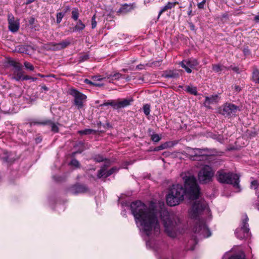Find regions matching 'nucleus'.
Instances as JSON below:
<instances>
[{"instance_id":"1","label":"nucleus","mask_w":259,"mask_h":259,"mask_svg":"<svg viewBox=\"0 0 259 259\" xmlns=\"http://www.w3.org/2000/svg\"><path fill=\"white\" fill-rule=\"evenodd\" d=\"M162 222L164 231L170 237L175 238L179 233L178 231V217L173 213H169L165 208L164 203L159 204L157 207L153 202H150L147 209V236L157 235L160 232V225L158 217Z\"/></svg>"},{"instance_id":"2","label":"nucleus","mask_w":259,"mask_h":259,"mask_svg":"<svg viewBox=\"0 0 259 259\" xmlns=\"http://www.w3.org/2000/svg\"><path fill=\"white\" fill-rule=\"evenodd\" d=\"M185 183V189L181 184L173 185L168 189L166 197V201L168 205L174 206L179 204L187 194L189 198L195 200L200 195V189L197 183L195 177L191 175L183 176Z\"/></svg>"},{"instance_id":"3","label":"nucleus","mask_w":259,"mask_h":259,"mask_svg":"<svg viewBox=\"0 0 259 259\" xmlns=\"http://www.w3.org/2000/svg\"><path fill=\"white\" fill-rule=\"evenodd\" d=\"M122 208L130 207L137 228L143 240L146 239V205L141 201L133 202L130 204L125 201L121 203Z\"/></svg>"},{"instance_id":"4","label":"nucleus","mask_w":259,"mask_h":259,"mask_svg":"<svg viewBox=\"0 0 259 259\" xmlns=\"http://www.w3.org/2000/svg\"><path fill=\"white\" fill-rule=\"evenodd\" d=\"M239 178L240 176L237 174L233 172H226L223 170L217 172V179L220 183L232 185L235 188L238 190V192L241 190L239 185Z\"/></svg>"},{"instance_id":"5","label":"nucleus","mask_w":259,"mask_h":259,"mask_svg":"<svg viewBox=\"0 0 259 259\" xmlns=\"http://www.w3.org/2000/svg\"><path fill=\"white\" fill-rule=\"evenodd\" d=\"M209 212L208 204L204 200H200L195 202L190 211V215L192 219H196L200 214H209Z\"/></svg>"},{"instance_id":"6","label":"nucleus","mask_w":259,"mask_h":259,"mask_svg":"<svg viewBox=\"0 0 259 259\" xmlns=\"http://www.w3.org/2000/svg\"><path fill=\"white\" fill-rule=\"evenodd\" d=\"M202 215H204V217H202L201 219L199 218V216L196 219H198V221L197 222L194 228L195 233L197 235V237L198 236L201 239L207 238L211 236V232L204 221V218H205V216L210 217L211 215L210 212L209 214Z\"/></svg>"},{"instance_id":"7","label":"nucleus","mask_w":259,"mask_h":259,"mask_svg":"<svg viewBox=\"0 0 259 259\" xmlns=\"http://www.w3.org/2000/svg\"><path fill=\"white\" fill-rule=\"evenodd\" d=\"M248 221V218L247 215L244 214L242 218L241 227L237 228L235 231L236 236L238 238L243 239L249 237L250 233L247 223Z\"/></svg>"},{"instance_id":"8","label":"nucleus","mask_w":259,"mask_h":259,"mask_svg":"<svg viewBox=\"0 0 259 259\" xmlns=\"http://www.w3.org/2000/svg\"><path fill=\"white\" fill-rule=\"evenodd\" d=\"M214 171L209 165H204L198 173V180L203 184L208 183L212 181Z\"/></svg>"},{"instance_id":"9","label":"nucleus","mask_w":259,"mask_h":259,"mask_svg":"<svg viewBox=\"0 0 259 259\" xmlns=\"http://www.w3.org/2000/svg\"><path fill=\"white\" fill-rule=\"evenodd\" d=\"M69 94L74 98V104L79 109L83 106V103L85 101L87 96L76 90L72 89L69 91Z\"/></svg>"},{"instance_id":"10","label":"nucleus","mask_w":259,"mask_h":259,"mask_svg":"<svg viewBox=\"0 0 259 259\" xmlns=\"http://www.w3.org/2000/svg\"><path fill=\"white\" fill-rule=\"evenodd\" d=\"M239 110V107L233 104L226 103L219 109V112L225 116H232Z\"/></svg>"},{"instance_id":"11","label":"nucleus","mask_w":259,"mask_h":259,"mask_svg":"<svg viewBox=\"0 0 259 259\" xmlns=\"http://www.w3.org/2000/svg\"><path fill=\"white\" fill-rule=\"evenodd\" d=\"M105 162L106 164L101 167L98 174V177L99 178H106L118 170V169L116 167H112L107 170V168L110 164L109 161H106Z\"/></svg>"},{"instance_id":"12","label":"nucleus","mask_w":259,"mask_h":259,"mask_svg":"<svg viewBox=\"0 0 259 259\" xmlns=\"http://www.w3.org/2000/svg\"><path fill=\"white\" fill-rule=\"evenodd\" d=\"M181 67L184 68L186 71L190 73L192 72L191 68H193L198 65V62L197 60L195 59H190L185 60L180 63Z\"/></svg>"},{"instance_id":"13","label":"nucleus","mask_w":259,"mask_h":259,"mask_svg":"<svg viewBox=\"0 0 259 259\" xmlns=\"http://www.w3.org/2000/svg\"><path fill=\"white\" fill-rule=\"evenodd\" d=\"M9 28L12 32H16L19 28V22L18 20H15L14 16L9 15L8 17Z\"/></svg>"},{"instance_id":"14","label":"nucleus","mask_w":259,"mask_h":259,"mask_svg":"<svg viewBox=\"0 0 259 259\" xmlns=\"http://www.w3.org/2000/svg\"><path fill=\"white\" fill-rule=\"evenodd\" d=\"M183 70H169L164 71L163 76L165 78H178L181 75Z\"/></svg>"},{"instance_id":"15","label":"nucleus","mask_w":259,"mask_h":259,"mask_svg":"<svg viewBox=\"0 0 259 259\" xmlns=\"http://www.w3.org/2000/svg\"><path fill=\"white\" fill-rule=\"evenodd\" d=\"M69 191L72 194H77L87 192L88 188L84 185H76L72 187L70 189Z\"/></svg>"},{"instance_id":"16","label":"nucleus","mask_w":259,"mask_h":259,"mask_svg":"<svg viewBox=\"0 0 259 259\" xmlns=\"http://www.w3.org/2000/svg\"><path fill=\"white\" fill-rule=\"evenodd\" d=\"M220 98L218 95H213L210 97H206L204 103V106L208 108H210V105L217 103L219 102Z\"/></svg>"},{"instance_id":"17","label":"nucleus","mask_w":259,"mask_h":259,"mask_svg":"<svg viewBox=\"0 0 259 259\" xmlns=\"http://www.w3.org/2000/svg\"><path fill=\"white\" fill-rule=\"evenodd\" d=\"M15 68V73L16 75L15 79L17 80H22L24 77V72L22 71V66L18 63H15L14 65Z\"/></svg>"},{"instance_id":"18","label":"nucleus","mask_w":259,"mask_h":259,"mask_svg":"<svg viewBox=\"0 0 259 259\" xmlns=\"http://www.w3.org/2000/svg\"><path fill=\"white\" fill-rule=\"evenodd\" d=\"M195 152L196 155L195 158H194V160H206L207 159V156L205 153V150L199 148H196Z\"/></svg>"},{"instance_id":"19","label":"nucleus","mask_w":259,"mask_h":259,"mask_svg":"<svg viewBox=\"0 0 259 259\" xmlns=\"http://www.w3.org/2000/svg\"><path fill=\"white\" fill-rule=\"evenodd\" d=\"M42 124V125H48L51 126V130L52 132L57 133L58 132V124H56L51 120H46L42 122H37L34 123V124Z\"/></svg>"},{"instance_id":"20","label":"nucleus","mask_w":259,"mask_h":259,"mask_svg":"<svg viewBox=\"0 0 259 259\" xmlns=\"http://www.w3.org/2000/svg\"><path fill=\"white\" fill-rule=\"evenodd\" d=\"M131 102V100L125 99L121 100L116 101V104H114V109L124 108L128 106Z\"/></svg>"},{"instance_id":"21","label":"nucleus","mask_w":259,"mask_h":259,"mask_svg":"<svg viewBox=\"0 0 259 259\" xmlns=\"http://www.w3.org/2000/svg\"><path fill=\"white\" fill-rule=\"evenodd\" d=\"M177 4H178V2H168L164 6L161 8L160 11L159 12L158 17L159 18L162 13L167 11V10L174 8Z\"/></svg>"},{"instance_id":"22","label":"nucleus","mask_w":259,"mask_h":259,"mask_svg":"<svg viewBox=\"0 0 259 259\" xmlns=\"http://www.w3.org/2000/svg\"><path fill=\"white\" fill-rule=\"evenodd\" d=\"M135 8V6L134 4H124L121 6L119 9V12L123 14L127 13Z\"/></svg>"},{"instance_id":"23","label":"nucleus","mask_w":259,"mask_h":259,"mask_svg":"<svg viewBox=\"0 0 259 259\" xmlns=\"http://www.w3.org/2000/svg\"><path fill=\"white\" fill-rule=\"evenodd\" d=\"M121 76L122 75L120 73L116 72L113 74L107 75V79L109 80V82H112L113 80L119 79Z\"/></svg>"},{"instance_id":"24","label":"nucleus","mask_w":259,"mask_h":259,"mask_svg":"<svg viewBox=\"0 0 259 259\" xmlns=\"http://www.w3.org/2000/svg\"><path fill=\"white\" fill-rule=\"evenodd\" d=\"M250 188L255 190V193L259 197V183L256 180L252 181L251 182Z\"/></svg>"},{"instance_id":"25","label":"nucleus","mask_w":259,"mask_h":259,"mask_svg":"<svg viewBox=\"0 0 259 259\" xmlns=\"http://www.w3.org/2000/svg\"><path fill=\"white\" fill-rule=\"evenodd\" d=\"M70 43L71 41L70 39H65L58 44L57 48L59 49H63L70 45Z\"/></svg>"},{"instance_id":"26","label":"nucleus","mask_w":259,"mask_h":259,"mask_svg":"<svg viewBox=\"0 0 259 259\" xmlns=\"http://www.w3.org/2000/svg\"><path fill=\"white\" fill-rule=\"evenodd\" d=\"M151 130H149V134L151 137V140L154 142H158L161 140L160 136L157 134H151Z\"/></svg>"},{"instance_id":"27","label":"nucleus","mask_w":259,"mask_h":259,"mask_svg":"<svg viewBox=\"0 0 259 259\" xmlns=\"http://www.w3.org/2000/svg\"><path fill=\"white\" fill-rule=\"evenodd\" d=\"M225 69H226V67L220 64H215L212 65V69L215 72H220L224 71Z\"/></svg>"},{"instance_id":"28","label":"nucleus","mask_w":259,"mask_h":259,"mask_svg":"<svg viewBox=\"0 0 259 259\" xmlns=\"http://www.w3.org/2000/svg\"><path fill=\"white\" fill-rule=\"evenodd\" d=\"M252 80L254 82L259 83V70L255 69L252 72Z\"/></svg>"},{"instance_id":"29","label":"nucleus","mask_w":259,"mask_h":259,"mask_svg":"<svg viewBox=\"0 0 259 259\" xmlns=\"http://www.w3.org/2000/svg\"><path fill=\"white\" fill-rule=\"evenodd\" d=\"M186 91L194 95H197V88L193 86H187L186 89Z\"/></svg>"},{"instance_id":"30","label":"nucleus","mask_w":259,"mask_h":259,"mask_svg":"<svg viewBox=\"0 0 259 259\" xmlns=\"http://www.w3.org/2000/svg\"><path fill=\"white\" fill-rule=\"evenodd\" d=\"M85 28V25L81 22V20H78L77 23L74 27V30L75 31L82 30Z\"/></svg>"},{"instance_id":"31","label":"nucleus","mask_w":259,"mask_h":259,"mask_svg":"<svg viewBox=\"0 0 259 259\" xmlns=\"http://www.w3.org/2000/svg\"><path fill=\"white\" fill-rule=\"evenodd\" d=\"M165 149H166L165 145H164V143H162L160 145L154 148V149H152V148L149 149L148 151H157L163 150Z\"/></svg>"},{"instance_id":"32","label":"nucleus","mask_w":259,"mask_h":259,"mask_svg":"<svg viewBox=\"0 0 259 259\" xmlns=\"http://www.w3.org/2000/svg\"><path fill=\"white\" fill-rule=\"evenodd\" d=\"M178 141H168L164 143V145H165V147L166 148H171L173 147L174 146L177 145L178 144Z\"/></svg>"},{"instance_id":"33","label":"nucleus","mask_w":259,"mask_h":259,"mask_svg":"<svg viewBox=\"0 0 259 259\" xmlns=\"http://www.w3.org/2000/svg\"><path fill=\"white\" fill-rule=\"evenodd\" d=\"M195 150H196V148H189L187 150L189 155L191 156V157L192 159L194 158H195V156L196 155V154L195 152Z\"/></svg>"},{"instance_id":"34","label":"nucleus","mask_w":259,"mask_h":259,"mask_svg":"<svg viewBox=\"0 0 259 259\" xmlns=\"http://www.w3.org/2000/svg\"><path fill=\"white\" fill-rule=\"evenodd\" d=\"M65 14L62 12L57 13L56 14V22L58 24L60 23L62 18L64 16Z\"/></svg>"},{"instance_id":"35","label":"nucleus","mask_w":259,"mask_h":259,"mask_svg":"<svg viewBox=\"0 0 259 259\" xmlns=\"http://www.w3.org/2000/svg\"><path fill=\"white\" fill-rule=\"evenodd\" d=\"M71 13H72V18L74 20H77L78 19V16H79V13H78V10L76 9H73L72 10Z\"/></svg>"},{"instance_id":"36","label":"nucleus","mask_w":259,"mask_h":259,"mask_svg":"<svg viewBox=\"0 0 259 259\" xmlns=\"http://www.w3.org/2000/svg\"><path fill=\"white\" fill-rule=\"evenodd\" d=\"M84 82L88 84H93L97 87H101L103 85L102 83L92 81L88 79L84 80Z\"/></svg>"},{"instance_id":"37","label":"nucleus","mask_w":259,"mask_h":259,"mask_svg":"<svg viewBox=\"0 0 259 259\" xmlns=\"http://www.w3.org/2000/svg\"><path fill=\"white\" fill-rule=\"evenodd\" d=\"M94 131L91 129H85L84 130L79 131L78 133L81 135H90Z\"/></svg>"},{"instance_id":"38","label":"nucleus","mask_w":259,"mask_h":259,"mask_svg":"<svg viewBox=\"0 0 259 259\" xmlns=\"http://www.w3.org/2000/svg\"><path fill=\"white\" fill-rule=\"evenodd\" d=\"M24 66L26 69L30 70L31 71H32L34 69L33 66L30 63H29L28 62H25Z\"/></svg>"},{"instance_id":"39","label":"nucleus","mask_w":259,"mask_h":259,"mask_svg":"<svg viewBox=\"0 0 259 259\" xmlns=\"http://www.w3.org/2000/svg\"><path fill=\"white\" fill-rule=\"evenodd\" d=\"M107 78V76L105 77H102L101 76H93L92 79L93 80V82H97V81H100L102 80H103L104 79H106Z\"/></svg>"},{"instance_id":"40","label":"nucleus","mask_w":259,"mask_h":259,"mask_svg":"<svg viewBox=\"0 0 259 259\" xmlns=\"http://www.w3.org/2000/svg\"><path fill=\"white\" fill-rule=\"evenodd\" d=\"M97 26V22L96 21V17L94 15L92 19V28H95Z\"/></svg>"},{"instance_id":"41","label":"nucleus","mask_w":259,"mask_h":259,"mask_svg":"<svg viewBox=\"0 0 259 259\" xmlns=\"http://www.w3.org/2000/svg\"><path fill=\"white\" fill-rule=\"evenodd\" d=\"M70 164L72 165H73V166L76 167H78L79 165V162L76 159H72L71 161Z\"/></svg>"},{"instance_id":"42","label":"nucleus","mask_w":259,"mask_h":259,"mask_svg":"<svg viewBox=\"0 0 259 259\" xmlns=\"http://www.w3.org/2000/svg\"><path fill=\"white\" fill-rule=\"evenodd\" d=\"M114 104H116V101L112 100L110 102L105 103L103 105L105 106L111 105L114 108Z\"/></svg>"},{"instance_id":"43","label":"nucleus","mask_w":259,"mask_h":259,"mask_svg":"<svg viewBox=\"0 0 259 259\" xmlns=\"http://www.w3.org/2000/svg\"><path fill=\"white\" fill-rule=\"evenodd\" d=\"M206 2V0H203L201 2L198 4V8L199 9H203L204 5Z\"/></svg>"},{"instance_id":"44","label":"nucleus","mask_w":259,"mask_h":259,"mask_svg":"<svg viewBox=\"0 0 259 259\" xmlns=\"http://www.w3.org/2000/svg\"><path fill=\"white\" fill-rule=\"evenodd\" d=\"M95 160L98 162H101L104 160V158L102 156L98 155L95 157Z\"/></svg>"},{"instance_id":"45","label":"nucleus","mask_w":259,"mask_h":259,"mask_svg":"<svg viewBox=\"0 0 259 259\" xmlns=\"http://www.w3.org/2000/svg\"><path fill=\"white\" fill-rule=\"evenodd\" d=\"M161 61H156L152 63L153 65L155 67L159 66L161 65Z\"/></svg>"},{"instance_id":"46","label":"nucleus","mask_w":259,"mask_h":259,"mask_svg":"<svg viewBox=\"0 0 259 259\" xmlns=\"http://www.w3.org/2000/svg\"><path fill=\"white\" fill-rule=\"evenodd\" d=\"M241 256L236 255H233L229 258V259H241Z\"/></svg>"},{"instance_id":"47","label":"nucleus","mask_w":259,"mask_h":259,"mask_svg":"<svg viewBox=\"0 0 259 259\" xmlns=\"http://www.w3.org/2000/svg\"><path fill=\"white\" fill-rule=\"evenodd\" d=\"M88 55H84L80 57V61H84L87 60L88 59Z\"/></svg>"},{"instance_id":"48","label":"nucleus","mask_w":259,"mask_h":259,"mask_svg":"<svg viewBox=\"0 0 259 259\" xmlns=\"http://www.w3.org/2000/svg\"><path fill=\"white\" fill-rule=\"evenodd\" d=\"M234 90L236 92H239L241 90V88L239 85H235Z\"/></svg>"},{"instance_id":"49","label":"nucleus","mask_w":259,"mask_h":259,"mask_svg":"<svg viewBox=\"0 0 259 259\" xmlns=\"http://www.w3.org/2000/svg\"><path fill=\"white\" fill-rule=\"evenodd\" d=\"M30 78H31V77L26 75L24 76L22 80H29L30 79Z\"/></svg>"},{"instance_id":"50","label":"nucleus","mask_w":259,"mask_h":259,"mask_svg":"<svg viewBox=\"0 0 259 259\" xmlns=\"http://www.w3.org/2000/svg\"><path fill=\"white\" fill-rule=\"evenodd\" d=\"M254 20L257 22H259V14L256 15L255 18H254Z\"/></svg>"},{"instance_id":"51","label":"nucleus","mask_w":259,"mask_h":259,"mask_svg":"<svg viewBox=\"0 0 259 259\" xmlns=\"http://www.w3.org/2000/svg\"><path fill=\"white\" fill-rule=\"evenodd\" d=\"M143 111L144 112V113L146 114V105H144L143 106Z\"/></svg>"},{"instance_id":"52","label":"nucleus","mask_w":259,"mask_h":259,"mask_svg":"<svg viewBox=\"0 0 259 259\" xmlns=\"http://www.w3.org/2000/svg\"><path fill=\"white\" fill-rule=\"evenodd\" d=\"M233 69V70L234 71L236 72L237 73H239V72L238 71V69L237 68L235 67Z\"/></svg>"},{"instance_id":"53","label":"nucleus","mask_w":259,"mask_h":259,"mask_svg":"<svg viewBox=\"0 0 259 259\" xmlns=\"http://www.w3.org/2000/svg\"><path fill=\"white\" fill-rule=\"evenodd\" d=\"M35 0H28V2H27V4H30L32 2H33L34 1H35Z\"/></svg>"},{"instance_id":"54","label":"nucleus","mask_w":259,"mask_h":259,"mask_svg":"<svg viewBox=\"0 0 259 259\" xmlns=\"http://www.w3.org/2000/svg\"><path fill=\"white\" fill-rule=\"evenodd\" d=\"M146 110H147V115H148V114L149 113V107H148L147 105Z\"/></svg>"},{"instance_id":"55","label":"nucleus","mask_w":259,"mask_h":259,"mask_svg":"<svg viewBox=\"0 0 259 259\" xmlns=\"http://www.w3.org/2000/svg\"><path fill=\"white\" fill-rule=\"evenodd\" d=\"M30 79H31L32 81H35L37 78H34V77H31V78H30Z\"/></svg>"},{"instance_id":"56","label":"nucleus","mask_w":259,"mask_h":259,"mask_svg":"<svg viewBox=\"0 0 259 259\" xmlns=\"http://www.w3.org/2000/svg\"><path fill=\"white\" fill-rule=\"evenodd\" d=\"M38 75V76H40V77H44V75H41V74H38V75Z\"/></svg>"},{"instance_id":"57","label":"nucleus","mask_w":259,"mask_h":259,"mask_svg":"<svg viewBox=\"0 0 259 259\" xmlns=\"http://www.w3.org/2000/svg\"><path fill=\"white\" fill-rule=\"evenodd\" d=\"M121 214L122 215H125V213L124 212V211H122V212H121Z\"/></svg>"},{"instance_id":"58","label":"nucleus","mask_w":259,"mask_h":259,"mask_svg":"<svg viewBox=\"0 0 259 259\" xmlns=\"http://www.w3.org/2000/svg\"><path fill=\"white\" fill-rule=\"evenodd\" d=\"M42 88H43V89H44V90H48V88H47L46 87H42Z\"/></svg>"},{"instance_id":"59","label":"nucleus","mask_w":259,"mask_h":259,"mask_svg":"<svg viewBox=\"0 0 259 259\" xmlns=\"http://www.w3.org/2000/svg\"><path fill=\"white\" fill-rule=\"evenodd\" d=\"M126 79L127 80H130V78L128 77H126Z\"/></svg>"},{"instance_id":"60","label":"nucleus","mask_w":259,"mask_h":259,"mask_svg":"<svg viewBox=\"0 0 259 259\" xmlns=\"http://www.w3.org/2000/svg\"><path fill=\"white\" fill-rule=\"evenodd\" d=\"M6 161H9L8 158H7L6 159Z\"/></svg>"},{"instance_id":"61","label":"nucleus","mask_w":259,"mask_h":259,"mask_svg":"<svg viewBox=\"0 0 259 259\" xmlns=\"http://www.w3.org/2000/svg\"><path fill=\"white\" fill-rule=\"evenodd\" d=\"M122 71L125 72V69H122Z\"/></svg>"},{"instance_id":"62","label":"nucleus","mask_w":259,"mask_h":259,"mask_svg":"<svg viewBox=\"0 0 259 259\" xmlns=\"http://www.w3.org/2000/svg\"><path fill=\"white\" fill-rule=\"evenodd\" d=\"M192 28H193V27H194V25H192Z\"/></svg>"},{"instance_id":"63","label":"nucleus","mask_w":259,"mask_h":259,"mask_svg":"<svg viewBox=\"0 0 259 259\" xmlns=\"http://www.w3.org/2000/svg\"><path fill=\"white\" fill-rule=\"evenodd\" d=\"M192 28H193V27H194V25H192Z\"/></svg>"}]
</instances>
